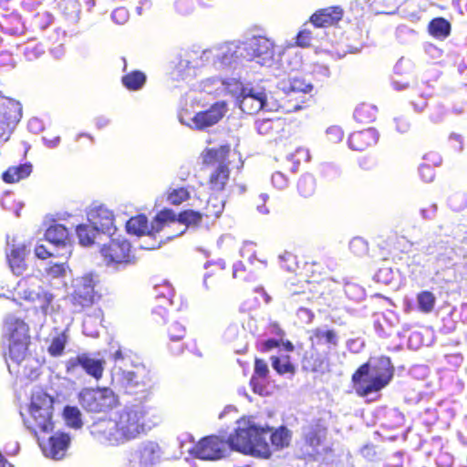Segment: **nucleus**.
I'll list each match as a JSON object with an SVG mask.
<instances>
[{
	"label": "nucleus",
	"mask_w": 467,
	"mask_h": 467,
	"mask_svg": "<svg viewBox=\"0 0 467 467\" xmlns=\"http://www.w3.org/2000/svg\"><path fill=\"white\" fill-rule=\"evenodd\" d=\"M146 411L140 408L124 409L114 418L100 419L91 426V434L100 442L117 446L145 432Z\"/></svg>",
	"instance_id": "f257e3e1"
},
{
	"label": "nucleus",
	"mask_w": 467,
	"mask_h": 467,
	"mask_svg": "<svg viewBox=\"0 0 467 467\" xmlns=\"http://www.w3.org/2000/svg\"><path fill=\"white\" fill-rule=\"evenodd\" d=\"M394 376V367L388 357H380L370 369L368 362L360 365L351 376V382L359 397L379 392L387 387Z\"/></svg>",
	"instance_id": "f03ea898"
},
{
	"label": "nucleus",
	"mask_w": 467,
	"mask_h": 467,
	"mask_svg": "<svg viewBox=\"0 0 467 467\" xmlns=\"http://www.w3.org/2000/svg\"><path fill=\"white\" fill-rule=\"evenodd\" d=\"M2 337L7 342V351L5 352L7 364L11 361L19 365L29 354L31 335L28 324L20 317L7 316L3 321Z\"/></svg>",
	"instance_id": "7ed1b4c3"
},
{
	"label": "nucleus",
	"mask_w": 467,
	"mask_h": 467,
	"mask_svg": "<svg viewBox=\"0 0 467 467\" xmlns=\"http://www.w3.org/2000/svg\"><path fill=\"white\" fill-rule=\"evenodd\" d=\"M230 146L221 145L216 148H208L202 153V164L206 167L215 166L208 178V187L213 193L225 191L230 181Z\"/></svg>",
	"instance_id": "20e7f679"
},
{
	"label": "nucleus",
	"mask_w": 467,
	"mask_h": 467,
	"mask_svg": "<svg viewBox=\"0 0 467 467\" xmlns=\"http://www.w3.org/2000/svg\"><path fill=\"white\" fill-rule=\"evenodd\" d=\"M53 411V397L44 391H36L32 394L24 423L35 435L50 432L54 429Z\"/></svg>",
	"instance_id": "39448f33"
},
{
	"label": "nucleus",
	"mask_w": 467,
	"mask_h": 467,
	"mask_svg": "<svg viewBox=\"0 0 467 467\" xmlns=\"http://www.w3.org/2000/svg\"><path fill=\"white\" fill-rule=\"evenodd\" d=\"M100 254L109 266H127L136 264V250L125 238H112L100 248Z\"/></svg>",
	"instance_id": "423d86ee"
},
{
	"label": "nucleus",
	"mask_w": 467,
	"mask_h": 467,
	"mask_svg": "<svg viewBox=\"0 0 467 467\" xmlns=\"http://www.w3.org/2000/svg\"><path fill=\"white\" fill-rule=\"evenodd\" d=\"M78 398L82 409L91 413L107 412L118 404V397L109 388H85Z\"/></svg>",
	"instance_id": "0eeeda50"
},
{
	"label": "nucleus",
	"mask_w": 467,
	"mask_h": 467,
	"mask_svg": "<svg viewBox=\"0 0 467 467\" xmlns=\"http://www.w3.org/2000/svg\"><path fill=\"white\" fill-rule=\"evenodd\" d=\"M172 220H174L172 210L165 208L155 215L150 223L144 214L130 217L126 223V229L129 234L137 236L155 235L167 227L168 221Z\"/></svg>",
	"instance_id": "6e6552de"
},
{
	"label": "nucleus",
	"mask_w": 467,
	"mask_h": 467,
	"mask_svg": "<svg viewBox=\"0 0 467 467\" xmlns=\"http://www.w3.org/2000/svg\"><path fill=\"white\" fill-rule=\"evenodd\" d=\"M97 282L91 275H85L77 279L70 303L77 312H82L91 307L101 296L95 290Z\"/></svg>",
	"instance_id": "1a4fd4ad"
},
{
	"label": "nucleus",
	"mask_w": 467,
	"mask_h": 467,
	"mask_svg": "<svg viewBox=\"0 0 467 467\" xmlns=\"http://www.w3.org/2000/svg\"><path fill=\"white\" fill-rule=\"evenodd\" d=\"M243 52L247 59L265 66L274 60L275 44L265 36H254L244 43Z\"/></svg>",
	"instance_id": "9d476101"
},
{
	"label": "nucleus",
	"mask_w": 467,
	"mask_h": 467,
	"mask_svg": "<svg viewBox=\"0 0 467 467\" xmlns=\"http://www.w3.org/2000/svg\"><path fill=\"white\" fill-rule=\"evenodd\" d=\"M226 449L224 439L217 435H208L200 439L189 451L196 459L216 461L224 457Z\"/></svg>",
	"instance_id": "9b49d317"
},
{
	"label": "nucleus",
	"mask_w": 467,
	"mask_h": 467,
	"mask_svg": "<svg viewBox=\"0 0 467 467\" xmlns=\"http://www.w3.org/2000/svg\"><path fill=\"white\" fill-rule=\"evenodd\" d=\"M327 436V428L317 420L315 423L307 427L303 434V449L309 456H315L320 453V448L325 445Z\"/></svg>",
	"instance_id": "f8f14e48"
},
{
	"label": "nucleus",
	"mask_w": 467,
	"mask_h": 467,
	"mask_svg": "<svg viewBox=\"0 0 467 467\" xmlns=\"http://www.w3.org/2000/svg\"><path fill=\"white\" fill-rule=\"evenodd\" d=\"M345 11L340 5H331L316 10L309 17L308 22L317 28H328L337 26L343 19Z\"/></svg>",
	"instance_id": "ddd939ff"
},
{
	"label": "nucleus",
	"mask_w": 467,
	"mask_h": 467,
	"mask_svg": "<svg viewBox=\"0 0 467 467\" xmlns=\"http://www.w3.org/2000/svg\"><path fill=\"white\" fill-rule=\"evenodd\" d=\"M45 239L57 248H61V256L68 258L72 254L73 240L63 224H51L45 233Z\"/></svg>",
	"instance_id": "4468645a"
},
{
	"label": "nucleus",
	"mask_w": 467,
	"mask_h": 467,
	"mask_svg": "<svg viewBox=\"0 0 467 467\" xmlns=\"http://www.w3.org/2000/svg\"><path fill=\"white\" fill-rule=\"evenodd\" d=\"M256 433L255 425L251 423H244V425L238 426L234 432L230 434L226 441V447L229 446L232 450L240 451L244 454H249L251 448V441L253 434Z\"/></svg>",
	"instance_id": "2eb2a0df"
},
{
	"label": "nucleus",
	"mask_w": 467,
	"mask_h": 467,
	"mask_svg": "<svg viewBox=\"0 0 467 467\" xmlns=\"http://www.w3.org/2000/svg\"><path fill=\"white\" fill-rule=\"evenodd\" d=\"M29 253V245L26 243H14L10 245L5 258L13 274L21 275L27 269L26 258Z\"/></svg>",
	"instance_id": "dca6fc26"
},
{
	"label": "nucleus",
	"mask_w": 467,
	"mask_h": 467,
	"mask_svg": "<svg viewBox=\"0 0 467 467\" xmlns=\"http://www.w3.org/2000/svg\"><path fill=\"white\" fill-rule=\"evenodd\" d=\"M22 117L18 103L9 102L0 112V141H6Z\"/></svg>",
	"instance_id": "f3484780"
},
{
	"label": "nucleus",
	"mask_w": 467,
	"mask_h": 467,
	"mask_svg": "<svg viewBox=\"0 0 467 467\" xmlns=\"http://www.w3.org/2000/svg\"><path fill=\"white\" fill-rule=\"evenodd\" d=\"M226 110V102L217 101L208 109L197 112L192 118V122L196 129L203 130L220 121L224 116Z\"/></svg>",
	"instance_id": "a211bd4d"
},
{
	"label": "nucleus",
	"mask_w": 467,
	"mask_h": 467,
	"mask_svg": "<svg viewBox=\"0 0 467 467\" xmlns=\"http://www.w3.org/2000/svg\"><path fill=\"white\" fill-rule=\"evenodd\" d=\"M328 354L310 344L309 349L302 357V368L308 372H324L329 366Z\"/></svg>",
	"instance_id": "6ab92c4d"
},
{
	"label": "nucleus",
	"mask_w": 467,
	"mask_h": 467,
	"mask_svg": "<svg viewBox=\"0 0 467 467\" xmlns=\"http://www.w3.org/2000/svg\"><path fill=\"white\" fill-rule=\"evenodd\" d=\"M308 340L314 347L325 348V351L330 353L339 345V336L334 328L315 327L309 331Z\"/></svg>",
	"instance_id": "aec40b11"
},
{
	"label": "nucleus",
	"mask_w": 467,
	"mask_h": 467,
	"mask_svg": "<svg viewBox=\"0 0 467 467\" xmlns=\"http://www.w3.org/2000/svg\"><path fill=\"white\" fill-rule=\"evenodd\" d=\"M71 443V437L68 433L57 431L51 435L47 445L43 448L46 456L61 460L66 456L67 451Z\"/></svg>",
	"instance_id": "412c9836"
},
{
	"label": "nucleus",
	"mask_w": 467,
	"mask_h": 467,
	"mask_svg": "<svg viewBox=\"0 0 467 467\" xmlns=\"http://www.w3.org/2000/svg\"><path fill=\"white\" fill-rule=\"evenodd\" d=\"M266 103L265 92H254L252 88H243L239 96V107L248 115H253L263 109Z\"/></svg>",
	"instance_id": "4be33fe9"
},
{
	"label": "nucleus",
	"mask_w": 467,
	"mask_h": 467,
	"mask_svg": "<svg viewBox=\"0 0 467 467\" xmlns=\"http://www.w3.org/2000/svg\"><path fill=\"white\" fill-rule=\"evenodd\" d=\"M88 220L98 232L112 234L116 230L113 213L103 206L92 209Z\"/></svg>",
	"instance_id": "5701e85b"
},
{
	"label": "nucleus",
	"mask_w": 467,
	"mask_h": 467,
	"mask_svg": "<svg viewBox=\"0 0 467 467\" xmlns=\"http://www.w3.org/2000/svg\"><path fill=\"white\" fill-rule=\"evenodd\" d=\"M78 366L82 367L87 374L99 380L103 376L105 361L90 358L85 354L78 355L68 360L67 370L75 369Z\"/></svg>",
	"instance_id": "b1692460"
},
{
	"label": "nucleus",
	"mask_w": 467,
	"mask_h": 467,
	"mask_svg": "<svg viewBox=\"0 0 467 467\" xmlns=\"http://www.w3.org/2000/svg\"><path fill=\"white\" fill-rule=\"evenodd\" d=\"M255 430L256 433L253 434L251 441L252 450L249 451V455L267 459L272 454L270 444L267 441L271 428H263L255 425Z\"/></svg>",
	"instance_id": "393cba45"
},
{
	"label": "nucleus",
	"mask_w": 467,
	"mask_h": 467,
	"mask_svg": "<svg viewBox=\"0 0 467 467\" xmlns=\"http://www.w3.org/2000/svg\"><path fill=\"white\" fill-rule=\"evenodd\" d=\"M379 135L373 129H366L352 132L348 137L349 147L358 151L365 150L377 144Z\"/></svg>",
	"instance_id": "a878e982"
},
{
	"label": "nucleus",
	"mask_w": 467,
	"mask_h": 467,
	"mask_svg": "<svg viewBox=\"0 0 467 467\" xmlns=\"http://www.w3.org/2000/svg\"><path fill=\"white\" fill-rule=\"evenodd\" d=\"M218 209L213 213H203V212H198L192 209H186L182 212H180L178 214H176L172 211V214L174 217V220L168 221L167 226H169L171 223H173L175 222H179L180 223L185 225L186 227H199L202 224L203 217L209 218V215L211 214H217L220 212L221 207H217Z\"/></svg>",
	"instance_id": "bb28decb"
},
{
	"label": "nucleus",
	"mask_w": 467,
	"mask_h": 467,
	"mask_svg": "<svg viewBox=\"0 0 467 467\" xmlns=\"http://www.w3.org/2000/svg\"><path fill=\"white\" fill-rule=\"evenodd\" d=\"M233 276L244 282H251L257 276V267L251 260L238 261L234 265Z\"/></svg>",
	"instance_id": "cd10ccee"
},
{
	"label": "nucleus",
	"mask_w": 467,
	"mask_h": 467,
	"mask_svg": "<svg viewBox=\"0 0 467 467\" xmlns=\"http://www.w3.org/2000/svg\"><path fill=\"white\" fill-rule=\"evenodd\" d=\"M32 172V165L29 162L9 167L3 173V180L6 183H15L28 177Z\"/></svg>",
	"instance_id": "c85d7f7f"
},
{
	"label": "nucleus",
	"mask_w": 467,
	"mask_h": 467,
	"mask_svg": "<svg viewBox=\"0 0 467 467\" xmlns=\"http://www.w3.org/2000/svg\"><path fill=\"white\" fill-rule=\"evenodd\" d=\"M450 22L443 17H435L428 25L429 34L437 39H445L451 34Z\"/></svg>",
	"instance_id": "c756f323"
},
{
	"label": "nucleus",
	"mask_w": 467,
	"mask_h": 467,
	"mask_svg": "<svg viewBox=\"0 0 467 467\" xmlns=\"http://www.w3.org/2000/svg\"><path fill=\"white\" fill-rule=\"evenodd\" d=\"M146 75L140 70H133L121 78L122 85L129 90H139L146 83Z\"/></svg>",
	"instance_id": "7c9ffc66"
},
{
	"label": "nucleus",
	"mask_w": 467,
	"mask_h": 467,
	"mask_svg": "<svg viewBox=\"0 0 467 467\" xmlns=\"http://www.w3.org/2000/svg\"><path fill=\"white\" fill-rule=\"evenodd\" d=\"M269 439L271 441L270 448L273 447L274 450L278 451L288 446L290 434L285 427H280L276 430L271 428Z\"/></svg>",
	"instance_id": "2f4dec72"
},
{
	"label": "nucleus",
	"mask_w": 467,
	"mask_h": 467,
	"mask_svg": "<svg viewBox=\"0 0 467 467\" xmlns=\"http://www.w3.org/2000/svg\"><path fill=\"white\" fill-rule=\"evenodd\" d=\"M312 85L306 82L301 76L290 77L283 81V89L286 92L307 93L312 90Z\"/></svg>",
	"instance_id": "473e14b6"
},
{
	"label": "nucleus",
	"mask_w": 467,
	"mask_h": 467,
	"mask_svg": "<svg viewBox=\"0 0 467 467\" xmlns=\"http://www.w3.org/2000/svg\"><path fill=\"white\" fill-rule=\"evenodd\" d=\"M296 188L302 197H312L317 191V181L311 174L302 175L297 182Z\"/></svg>",
	"instance_id": "72a5a7b5"
},
{
	"label": "nucleus",
	"mask_w": 467,
	"mask_h": 467,
	"mask_svg": "<svg viewBox=\"0 0 467 467\" xmlns=\"http://www.w3.org/2000/svg\"><path fill=\"white\" fill-rule=\"evenodd\" d=\"M68 337L65 331L55 335L47 347V353L51 357H60L64 354L65 348L67 344Z\"/></svg>",
	"instance_id": "f704fd0d"
},
{
	"label": "nucleus",
	"mask_w": 467,
	"mask_h": 467,
	"mask_svg": "<svg viewBox=\"0 0 467 467\" xmlns=\"http://www.w3.org/2000/svg\"><path fill=\"white\" fill-rule=\"evenodd\" d=\"M271 362L273 368L279 374V375H294L296 373V367L291 362V358L288 355H285L282 358L277 356H272L271 357Z\"/></svg>",
	"instance_id": "c9c22d12"
},
{
	"label": "nucleus",
	"mask_w": 467,
	"mask_h": 467,
	"mask_svg": "<svg viewBox=\"0 0 467 467\" xmlns=\"http://www.w3.org/2000/svg\"><path fill=\"white\" fill-rule=\"evenodd\" d=\"M66 424L75 430H78L83 426L81 412L76 406H65L62 413Z\"/></svg>",
	"instance_id": "e433bc0d"
},
{
	"label": "nucleus",
	"mask_w": 467,
	"mask_h": 467,
	"mask_svg": "<svg viewBox=\"0 0 467 467\" xmlns=\"http://www.w3.org/2000/svg\"><path fill=\"white\" fill-rule=\"evenodd\" d=\"M281 125L279 119H263L256 121V130L261 135L273 136L278 133Z\"/></svg>",
	"instance_id": "4c0bfd02"
},
{
	"label": "nucleus",
	"mask_w": 467,
	"mask_h": 467,
	"mask_svg": "<svg viewBox=\"0 0 467 467\" xmlns=\"http://www.w3.org/2000/svg\"><path fill=\"white\" fill-rule=\"evenodd\" d=\"M191 197L190 191L186 187H179L167 192L166 201L172 205H180Z\"/></svg>",
	"instance_id": "58836bf2"
},
{
	"label": "nucleus",
	"mask_w": 467,
	"mask_h": 467,
	"mask_svg": "<svg viewBox=\"0 0 467 467\" xmlns=\"http://www.w3.org/2000/svg\"><path fill=\"white\" fill-rule=\"evenodd\" d=\"M419 309L423 313H430L435 305V296L430 291H422L417 296Z\"/></svg>",
	"instance_id": "ea45409f"
},
{
	"label": "nucleus",
	"mask_w": 467,
	"mask_h": 467,
	"mask_svg": "<svg viewBox=\"0 0 467 467\" xmlns=\"http://www.w3.org/2000/svg\"><path fill=\"white\" fill-rule=\"evenodd\" d=\"M95 231L93 226L89 227L86 224H79L76 229L79 244L84 246L92 244L94 243Z\"/></svg>",
	"instance_id": "a19ab883"
},
{
	"label": "nucleus",
	"mask_w": 467,
	"mask_h": 467,
	"mask_svg": "<svg viewBox=\"0 0 467 467\" xmlns=\"http://www.w3.org/2000/svg\"><path fill=\"white\" fill-rule=\"evenodd\" d=\"M313 39L312 30L306 26V24H304L296 36L295 44L299 47L306 48L312 46Z\"/></svg>",
	"instance_id": "79ce46f5"
},
{
	"label": "nucleus",
	"mask_w": 467,
	"mask_h": 467,
	"mask_svg": "<svg viewBox=\"0 0 467 467\" xmlns=\"http://www.w3.org/2000/svg\"><path fill=\"white\" fill-rule=\"evenodd\" d=\"M167 333L171 342H179L183 340L186 336V329L184 326L179 322H171L167 327Z\"/></svg>",
	"instance_id": "37998d69"
},
{
	"label": "nucleus",
	"mask_w": 467,
	"mask_h": 467,
	"mask_svg": "<svg viewBox=\"0 0 467 467\" xmlns=\"http://www.w3.org/2000/svg\"><path fill=\"white\" fill-rule=\"evenodd\" d=\"M38 298L36 299L35 304H36L37 307L43 311H47L53 300V296L48 291L45 290L43 287L38 286Z\"/></svg>",
	"instance_id": "c03bdc74"
},
{
	"label": "nucleus",
	"mask_w": 467,
	"mask_h": 467,
	"mask_svg": "<svg viewBox=\"0 0 467 467\" xmlns=\"http://www.w3.org/2000/svg\"><path fill=\"white\" fill-rule=\"evenodd\" d=\"M281 267L286 271L293 272L296 267V256L290 252H285L279 255Z\"/></svg>",
	"instance_id": "a18cd8bd"
},
{
	"label": "nucleus",
	"mask_w": 467,
	"mask_h": 467,
	"mask_svg": "<svg viewBox=\"0 0 467 467\" xmlns=\"http://www.w3.org/2000/svg\"><path fill=\"white\" fill-rule=\"evenodd\" d=\"M327 140L331 143H338L344 138V131L341 127L333 125L327 130Z\"/></svg>",
	"instance_id": "49530a36"
},
{
	"label": "nucleus",
	"mask_w": 467,
	"mask_h": 467,
	"mask_svg": "<svg viewBox=\"0 0 467 467\" xmlns=\"http://www.w3.org/2000/svg\"><path fill=\"white\" fill-rule=\"evenodd\" d=\"M46 274L52 279L60 278L66 275V266L63 263H55L46 268Z\"/></svg>",
	"instance_id": "de8ad7c7"
},
{
	"label": "nucleus",
	"mask_w": 467,
	"mask_h": 467,
	"mask_svg": "<svg viewBox=\"0 0 467 467\" xmlns=\"http://www.w3.org/2000/svg\"><path fill=\"white\" fill-rule=\"evenodd\" d=\"M371 108L368 105L362 104L355 109L354 117L359 122L368 123L373 119L372 115H368Z\"/></svg>",
	"instance_id": "09e8293b"
},
{
	"label": "nucleus",
	"mask_w": 467,
	"mask_h": 467,
	"mask_svg": "<svg viewBox=\"0 0 467 467\" xmlns=\"http://www.w3.org/2000/svg\"><path fill=\"white\" fill-rule=\"evenodd\" d=\"M269 368L267 363L262 358H255L253 377L265 379L268 377Z\"/></svg>",
	"instance_id": "8fccbe9b"
},
{
	"label": "nucleus",
	"mask_w": 467,
	"mask_h": 467,
	"mask_svg": "<svg viewBox=\"0 0 467 467\" xmlns=\"http://www.w3.org/2000/svg\"><path fill=\"white\" fill-rule=\"evenodd\" d=\"M219 205L221 207L220 212L217 214L209 215V218L219 217L221 215V213H223V207H224V203L223 201H218L216 198L210 197L207 201V204L204 208L203 213H208V212L213 213L218 209L217 207H219Z\"/></svg>",
	"instance_id": "3c124183"
},
{
	"label": "nucleus",
	"mask_w": 467,
	"mask_h": 467,
	"mask_svg": "<svg viewBox=\"0 0 467 467\" xmlns=\"http://www.w3.org/2000/svg\"><path fill=\"white\" fill-rule=\"evenodd\" d=\"M35 255L41 260H46L50 257H62L61 253L56 252H50L47 250V248L44 244H37L36 245L35 249Z\"/></svg>",
	"instance_id": "603ef678"
},
{
	"label": "nucleus",
	"mask_w": 467,
	"mask_h": 467,
	"mask_svg": "<svg viewBox=\"0 0 467 467\" xmlns=\"http://www.w3.org/2000/svg\"><path fill=\"white\" fill-rule=\"evenodd\" d=\"M288 178L281 171H275L272 175V183L277 189H284L288 185Z\"/></svg>",
	"instance_id": "864d4df0"
},
{
	"label": "nucleus",
	"mask_w": 467,
	"mask_h": 467,
	"mask_svg": "<svg viewBox=\"0 0 467 467\" xmlns=\"http://www.w3.org/2000/svg\"><path fill=\"white\" fill-rule=\"evenodd\" d=\"M282 340L277 338H268L262 342L258 348V350L262 353L268 352L274 348L281 346Z\"/></svg>",
	"instance_id": "5fc2aeb1"
},
{
	"label": "nucleus",
	"mask_w": 467,
	"mask_h": 467,
	"mask_svg": "<svg viewBox=\"0 0 467 467\" xmlns=\"http://www.w3.org/2000/svg\"><path fill=\"white\" fill-rule=\"evenodd\" d=\"M19 297L25 301L34 303L38 297V286L34 289L24 288L18 292Z\"/></svg>",
	"instance_id": "6e6d98bb"
},
{
	"label": "nucleus",
	"mask_w": 467,
	"mask_h": 467,
	"mask_svg": "<svg viewBox=\"0 0 467 467\" xmlns=\"http://www.w3.org/2000/svg\"><path fill=\"white\" fill-rule=\"evenodd\" d=\"M223 278V274L222 270H219L218 273L216 272H210L206 274L204 277V285L207 288L213 286L216 283L222 281Z\"/></svg>",
	"instance_id": "4d7b16f0"
},
{
	"label": "nucleus",
	"mask_w": 467,
	"mask_h": 467,
	"mask_svg": "<svg viewBox=\"0 0 467 467\" xmlns=\"http://www.w3.org/2000/svg\"><path fill=\"white\" fill-rule=\"evenodd\" d=\"M268 331L271 335H274L277 339L280 340H282L285 337V330L277 322H270L268 325Z\"/></svg>",
	"instance_id": "13d9d810"
},
{
	"label": "nucleus",
	"mask_w": 467,
	"mask_h": 467,
	"mask_svg": "<svg viewBox=\"0 0 467 467\" xmlns=\"http://www.w3.org/2000/svg\"><path fill=\"white\" fill-rule=\"evenodd\" d=\"M111 17L117 24H123L128 20L129 14L125 8H117L112 12Z\"/></svg>",
	"instance_id": "bf43d9fd"
},
{
	"label": "nucleus",
	"mask_w": 467,
	"mask_h": 467,
	"mask_svg": "<svg viewBox=\"0 0 467 467\" xmlns=\"http://www.w3.org/2000/svg\"><path fill=\"white\" fill-rule=\"evenodd\" d=\"M394 124H395V129L397 130V131H399L400 133L406 132L410 128V124L404 117L395 118Z\"/></svg>",
	"instance_id": "052dcab7"
},
{
	"label": "nucleus",
	"mask_w": 467,
	"mask_h": 467,
	"mask_svg": "<svg viewBox=\"0 0 467 467\" xmlns=\"http://www.w3.org/2000/svg\"><path fill=\"white\" fill-rule=\"evenodd\" d=\"M43 140L47 147L54 148L59 144L60 137L46 135L43 137Z\"/></svg>",
	"instance_id": "680f3d73"
},
{
	"label": "nucleus",
	"mask_w": 467,
	"mask_h": 467,
	"mask_svg": "<svg viewBox=\"0 0 467 467\" xmlns=\"http://www.w3.org/2000/svg\"><path fill=\"white\" fill-rule=\"evenodd\" d=\"M259 378L253 377L250 379V385L254 393L262 394L265 387L259 383Z\"/></svg>",
	"instance_id": "e2e57ef3"
},
{
	"label": "nucleus",
	"mask_w": 467,
	"mask_h": 467,
	"mask_svg": "<svg viewBox=\"0 0 467 467\" xmlns=\"http://www.w3.org/2000/svg\"><path fill=\"white\" fill-rule=\"evenodd\" d=\"M420 172L421 176L424 178L425 181H431L432 180V169L430 165H422L420 168Z\"/></svg>",
	"instance_id": "0e129e2a"
},
{
	"label": "nucleus",
	"mask_w": 467,
	"mask_h": 467,
	"mask_svg": "<svg viewBox=\"0 0 467 467\" xmlns=\"http://www.w3.org/2000/svg\"><path fill=\"white\" fill-rule=\"evenodd\" d=\"M152 314L163 318L168 314V310L165 306H156L152 310Z\"/></svg>",
	"instance_id": "69168bd1"
},
{
	"label": "nucleus",
	"mask_w": 467,
	"mask_h": 467,
	"mask_svg": "<svg viewBox=\"0 0 467 467\" xmlns=\"http://www.w3.org/2000/svg\"><path fill=\"white\" fill-rule=\"evenodd\" d=\"M281 346L284 348L285 351L292 352L295 349L294 344L290 340H284L282 339Z\"/></svg>",
	"instance_id": "338daca9"
},
{
	"label": "nucleus",
	"mask_w": 467,
	"mask_h": 467,
	"mask_svg": "<svg viewBox=\"0 0 467 467\" xmlns=\"http://www.w3.org/2000/svg\"><path fill=\"white\" fill-rule=\"evenodd\" d=\"M123 354H122V351L120 349H118L117 351H115V353L113 354V358L114 360H119V359H123Z\"/></svg>",
	"instance_id": "774afa93"
}]
</instances>
